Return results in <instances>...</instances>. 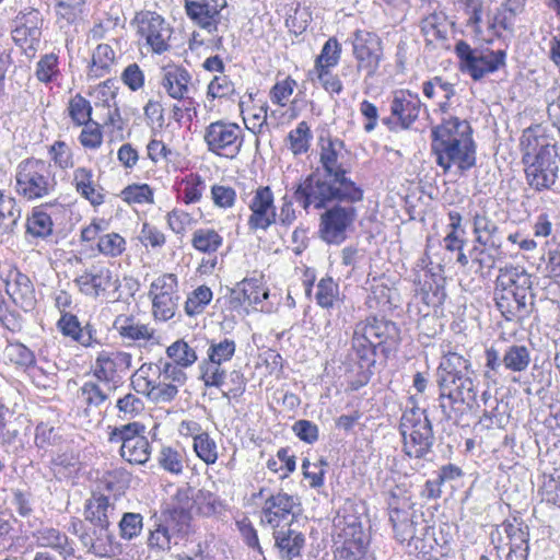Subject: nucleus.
I'll return each instance as SVG.
<instances>
[{"instance_id":"nucleus-1","label":"nucleus","mask_w":560,"mask_h":560,"mask_svg":"<svg viewBox=\"0 0 560 560\" xmlns=\"http://www.w3.org/2000/svg\"><path fill=\"white\" fill-rule=\"evenodd\" d=\"M474 375L469 360L456 352L445 354L438 368L440 408L445 420L456 425H463L464 417L477 404Z\"/></svg>"},{"instance_id":"nucleus-2","label":"nucleus","mask_w":560,"mask_h":560,"mask_svg":"<svg viewBox=\"0 0 560 560\" xmlns=\"http://www.w3.org/2000/svg\"><path fill=\"white\" fill-rule=\"evenodd\" d=\"M293 199L305 210L327 209L332 202H359L363 199V190L354 192L332 179L312 173L294 189Z\"/></svg>"},{"instance_id":"nucleus-3","label":"nucleus","mask_w":560,"mask_h":560,"mask_svg":"<svg viewBox=\"0 0 560 560\" xmlns=\"http://www.w3.org/2000/svg\"><path fill=\"white\" fill-rule=\"evenodd\" d=\"M122 492V486L108 474L98 481L84 503L85 521L93 525V534H98V540H105L109 547L113 541V534L109 532L110 518L115 514V502Z\"/></svg>"},{"instance_id":"nucleus-4","label":"nucleus","mask_w":560,"mask_h":560,"mask_svg":"<svg viewBox=\"0 0 560 560\" xmlns=\"http://www.w3.org/2000/svg\"><path fill=\"white\" fill-rule=\"evenodd\" d=\"M399 342L398 326L384 317H368L357 323L353 330L352 347L361 359H368L377 348L388 357L397 350Z\"/></svg>"},{"instance_id":"nucleus-5","label":"nucleus","mask_w":560,"mask_h":560,"mask_svg":"<svg viewBox=\"0 0 560 560\" xmlns=\"http://www.w3.org/2000/svg\"><path fill=\"white\" fill-rule=\"evenodd\" d=\"M51 165L38 159H25L16 167L15 189L27 201L47 198L57 190Z\"/></svg>"},{"instance_id":"nucleus-6","label":"nucleus","mask_w":560,"mask_h":560,"mask_svg":"<svg viewBox=\"0 0 560 560\" xmlns=\"http://www.w3.org/2000/svg\"><path fill=\"white\" fill-rule=\"evenodd\" d=\"M399 431L402 436V451L408 457L423 458L431 452L434 434L424 409L406 410L400 419Z\"/></svg>"},{"instance_id":"nucleus-7","label":"nucleus","mask_w":560,"mask_h":560,"mask_svg":"<svg viewBox=\"0 0 560 560\" xmlns=\"http://www.w3.org/2000/svg\"><path fill=\"white\" fill-rule=\"evenodd\" d=\"M455 52L459 59L460 70L475 81L485 75L498 71L505 66L506 54L504 50L471 48L465 40H458Z\"/></svg>"},{"instance_id":"nucleus-8","label":"nucleus","mask_w":560,"mask_h":560,"mask_svg":"<svg viewBox=\"0 0 560 560\" xmlns=\"http://www.w3.org/2000/svg\"><path fill=\"white\" fill-rule=\"evenodd\" d=\"M357 217V208L351 202H337L325 209L319 222L320 238L328 244H341L347 238V232L353 225Z\"/></svg>"},{"instance_id":"nucleus-9","label":"nucleus","mask_w":560,"mask_h":560,"mask_svg":"<svg viewBox=\"0 0 560 560\" xmlns=\"http://www.w3.org/2000/svg\"><path fill=\"white\" fill-rule=\"evenodd\" d=\"M203 140L211 153L234 159L243 145L242 129L235 122L217 120L206 127Z\"/></svg>"},{"instance_id":"nucleus-10","label":"nucleus","mask_w":560,"mask_h":560,"mask_svg":"<svg viewBox=\"0 0 560 560\" xmlns=\"http://www.w3.org/2000/svg\"><path fill=\"white\" fill-rule=\"evenodd\" d=\"M436 164L447 173L454 165L465 173L476 165V143L474 139L456 140L445 143H432Z\"/></svg>"},{"instance_id":"nucleus-11","label":"nucleus","mask_w":560,"mask_h":560,"mask_svg":"<svg viewBox=\"0 0 560 560\" xmlns=\"http://www.w3.org/2000/svg\"><path fill=\"white\" fill-rule=\"evenodd\" d=\"M345 144L340 139L320 138L319 162L324 170L322 176L332 179L335 183L350 188L351 191L362 190L350 178L347 177V170L343 166Z\"/></svg>"},{"instance_id":"nucleus-12","label":"nucleus","mask_w":560,"mask_h":560,"mask_svg":"<svg viewBox=\"0 0 560 560\" xmlns=\"http://www.w3.org/2000/svg\"><path fill=\"white\" fill-rule=\"evenodd\" d=\"M559 153L557 149H545L538 156L524 163L528 185L537 190L549 189L559 173Z\"/></svg>"},{"instance_id":"nucleus-13","label":"nucleus","mask_w":560,"mask_h":560,"mask_svg":"<svg viewBox=\"0 0 560 560\" xmlns=\"http://www.w3.org/2000/svg\"><path fill=\"white\" fill-rule=\"evenodd\" d=\"M253 499H265L261 509V522L270 525L275 530L281 525H290L294 518L293 508L295 499L288 493L279 491L276 494L267 493L261 488L257 493L253 494Z\"/></svg>"},{"instance_id":"nucleus-14","label":"nucleus","mask_w":560,"mask_h":560,"mask_svg":"<svg viewBox=\"0 0 560 560\" xmlns=\"http://www.w3.org/2000/svg\"><path fill=\"white\" fill-rule=\"evenodd\" d=\"M244 201L250 210V215L247 220L250 230L266 231L277 223L275 197L269 186L257 187L248 195V199Z\"/></svg>"},{"instance_id":"nucleus-15","label":"nucleus","mask_w":560,"mask_h":560,"mask_svg":"<svg viewBox=\"0 0 560 560\" xmlns=\"http://www.w3.org/2000/svg\"><path fill=\"white\" fill-rule=\"evenodd\" d=\"M131 365V355L126 352L102 351L93 365V375L101 382L117 388L120 384V373Z\"/></svg>"},{"instance_id":"nucleus-16","label":"nucleus","mask_w":560,"mask_h":560,"mask_svg":"<svg viewBox=\"0 0 560 560\" xmlns=\"http://www.w3.org/2000/svg\"><path fill=\"white\" fill-rule=\"evenodd\" d=\"M353 54L359 62V69H365L369 74H374L382 58V40L371 32L358 30L352 42Z\"/></svg>"},{"instance_id":"nucleus-17","label":"nucleus","mask_w":560,"mask_h":560,"mask_svg":"<svg viewBox=\"0 0 560 560\" xmlns=\"http://www.w3.org/2000/svg\"><path fill=\"white\" fill-rule=\"evenodd\" d=\"M188 18L207 30L209 33L217 31V18L226 7V0H183Z\"/></svg>"},{"instance_id":"nucleus-18","label":"nucleus","mask_w":560,"mask_h":560,"mask_svg":"<svg viewBox=\"0 0 560 560\" xmlns=\"http://www.w3.org/2000/svg\"><path fill=\"white\" fill-rule=\"evenodd\" d=\"M16 26L12 31L13 40L20 46L33 48L40 40L42 18L37 10L30 9L16 16Z\"/></svg>"},{"instance_id":"nucleus-19","label":"nucleus","mask_w":560,"mask_h":560,"mask_svg":"<svg viewBox=\"0 0 560 560\" xmlns=\"http://www.w3.org/2000/svg\"><path fill=\"white\" fill-rule=\"evenodd\" d=\"M191 77L189 72L182 67H171L165 70L162 85L173 98L184 102L186 112H189L194 102L189 96Z\"/></svg>"},{"instance_id":"nucleus-20","label":"nucleus","mask_w":560,"mask_h":560,"mask_svg":"<svg viewBox=\"0 0 560 560\" xmlns=\"http://www.w3.org/2000/svg\"><path fill=\"white\" fill-rule=\"evenodd\" d=\"M421 105L418 94L401 90L395 94L390 104V112L398 119L400 126L407 129L419 117Z\"/></svg>"},{"instance_id":"nucleus-21","label":"nucleus","mask_w":560,"mask_h":560,"mask_svg":"<svg viewBox=\"0 0 560 560\" xmlns=\"http://www.w3.org/2000/svg\"><path fill=\"white\" fill-rule=\"evenodd\" d=\"M145 40L152 52L161 55L171 48L170 39L173 34L171 25L155 13H148Z\"/></svg>"},{"instance_id":"nucleus-22","label":"nucleus","mask_w":560,"mask_h":560,"mask_svg":"<svg viewBox=\"0 0 560 560\" xmlns=\"http://www.w3.org/2000/svg\"><path fill=\"white\" fill-rule=\"evenodd\" d=\"M494 300L498 310L506 320L520 319L530 313L527 298L505 288H498L495 285Z\"/></svg>"},{"instance_id":"nucleus-23","label":"nucleus","mask_w":560,"mask_h":560,"mask_svg":"<svg viewBox=\"0 0 560 560\" xmlns=\"http://www.w3.org/2000/svg\"><path fill=\"white\" fill-rule=\"evenodd\" d=\"M471 138L472 128L470 124L466 119L456 116L444 117L441 124L432 129V143H445Z\"/></svg>"},{"instance_id":"nucleus-24","label":"nucleus","mask_w":560,"mask_h":560,"mask_svg":"<svg viewBox=\"0 0 560 560\" xmlns=\"http://www.w3.org/2000/svg\"><path fill=\"white\" fill-rule=\"evenodd\" d=\"M495 285L528 298L533 287L532 276L522 266L508 265L499 269Z\"/></svg>"},{"instance_id":"nucleus-25","label":"nucleus","mask_w":560,"mask_h":560,"mask_svg":"<svg viewBox=\"0 0 560 560\" xmlns=\"http://www.w3.org/2000/svg\"><path fill=\"white\" fill-rule=\"evenodd\" d=\"M345 540L335 550L336 560H360L366 552V541L359 524L352 523L343 529Z\"/></svg>"},{"instance_id":"nucleus-26","label":"nucleus","mask_w":560,"mask_h":560,"mask_svg":"<svg viewBox=\"0 0 560 560\" xmlns=\"http://www.w3.org/2000/svg\"><path fill=\"white\" fill-rule=\"evenodd\" d=\"M233 298L241 304H248L264 310L262 302L268 299L269 291L266 289L260 279H244L237 283L232 291Z\"/></svg>"},{"instance_id":"nucleus-27","label":"nucleus","mask_w":560,"mask_h":560,"mask_svg":"<svg viewBox=\"0 0 560 560\" xmlns=\"http://www.w3.org/2000/svg\"><path fill=\"white\" fill-rule=\"evenodd\" d=\"M80 291L96 298L112 285V272L107 268H93L75 279Z\"/></svg>"},{"instance_id":"nucleus-28","label":"nucleus","mask_w":560,"mask_h":560,"mask_svg":"<svg viewBox=\"0 0 560 560\" xmlns=\"http://www.w3.org/2000/svg\"><path fill=\"white\" fill-rule=\"evenodd\" d=\"M202 340L196 337L178 339L166 348V354L179 368L188 369L198 361L197 349Z\"/></svg>"},{"instance_id":"nucleus-29","label":"nucleus","mask_w":560,"mask_h":560,"mask_svg":"<svg viewBox=\"0 0 560 560\" xmlns=\"http://www.w3.org/2000/svg\"><path fill=\"white\" fill-rule=\"evenodd\" d=\"M471 220L476 244L483 247L489 246L493 249L501 248V242L495 241L499 226L486 212H476Z\"/></svg>"},{"instance_id":"nucleus-30","label":"nucleus","mask_w":560,"mask_h":560,"mask_svg":"<svg viewBox=\"0 0 560 560\" xmlns=\"http://www.w3.org/2000/svg\"><path fill=\"white\" fill-rule=\"evenodd\" d=\"M7 293L23 310H32L36 304L35 289L26 275L18 272L13 282L7 283Z\"/></svg>"},{"instance_id":"nucleus-31","label":"nucleus","mask_w":560,"mask_h":560,"mask_svg":"<svg viewBox=\"0 0 560 560\" xmlns=\"http://www.w3.org/2000/svg\"><path fill=\"white\" fill-rule=\"evenodd\" d=\"M72 184L75 191L89 200L92 205H101L104 201L103 195L97 189L94 174L91 168L81 166L73 171Z\"/></svg>"},{"instance_id":"nucleus-32","label":"nucleus","mask_w":560,"mask_h":560,"mask_svg":"<svg viewBox=\"0 0 560 560\" xmlns=\"http://www.w3.org/2000/svg\"><path fill=\"white\" fill-rule=\"evenodd\" d=\"M68 530L79 537L81 544L88 548L89 552L98 557H105L109 553L110 547L105 540H98V534L94 535L93 530L89 532L80 518L72 517Z\"/></svg>"},{"instance_id":"nucleus-33","label":"nucleus","mask_w":560,"mask_h":560,"mask_svg":"<svg viewBox=\"0 0 560 560\" xmlns=\"http://www.w3.org/2000/svg\"><path fill=\"white\" fill-rule=\"evenodd\" d=\"M58 329L63 336L70 337L72 340L78 341L84 347H89L95 340L93 330L88 325L84 328L81 327L78 317L71 313L61 314L57 322Z\"/></svg>"},{"instance_id":"nucleus-34","label":"nucleus","mask_w":560,"mask_h":560,"mask_svg":"<svg viewBox=\"0 0 560 560\" xmlns=\"http://www.w3.org/2000/svg\"><path fill=\"white\" fill-rule=\"evenodd\" d=\"M275 545L279 549L281 558L292 560L301 556V550L304 547V536L293 529L275 530L273 532Z\"/></svg>"},{"instance_id":"nucleus-35","label":"nucleus","mask_w":560,"mask_h":560,"mask_svg":"<svg viewBox=\"0 0 560 560\" xmlns=\"http://www.w3.org/2000/svg\"><path fill=\"white\" fill-rule=\"evenodd\" d=\"M520 147L523 163L538 156L545 149H557V145L549 142L547 137L537 135V129L535 128H527L523 131Z\"/></svg>"},{"instance_id":"nucleus-36","label":"nucleus","mask_w":560,"mask_h":560,"mask_svg":"<svg viewBox=\"0 0 560 560\" xmlns=\"http://www.w3.org/2000/svg\"><path fill=\"white\" fill-rule=\"evenodd\" d=\"M191 246L199 253L212 256L223 245V237L211 228H200L191 234Z\"/></svg>"},{"instance_id":"nucleus-37","label":"nucleus","mask_w":560,"mask_h":560,"mask_svg":"<svg viewBox=\"0 0 560 560\" xmlns=\"http://www.w3.org/2000/svg\"><path fill=\"white\" fill-rule=\"evenodd\" d=\"M35 538L38 546L52 548L65 557L73 552V549L69 546L67 535L56 528H42L37 530Z\"/></svg>"},{"instance_id":"nucleus-38","label":"nucleus","mask_w":560,"mask_h":560,"mask_svg":"<svg viewBox=\"0 0 560 560\" xmlns=\"http://www.w3.org/2000/svg\"><path fill=\"white\" fill-rule=\"evenodd\" d=\"M530 361V351L524 345H511L505 349L502 355L503 366L515 373L526 371Z\"/></svg>"},{"instance_id":"nucleus-39","label":"nucleus","mask_w":560,"mask_h":560,"mask_svg":"<svg viewBox=\"0 0 560 560\" xmlns=\"http://www.w3.org/2000/svg\"><path fill=\"white\" fill-rule=\"evenodd\" d=\"M116 388L96 381H88L80 388L83 401L89 407H100Z\"/></svg>"},{"instance_id":"nucleus-40","label":"nucleus","mask_w":560,"mask_h":560,"mask_svg":"<svg viewBox=\"0 0 560 560\" xmlns=\"http://www.w3.org/2000/svg\"><path fill=\"white\" fill-rule=\"evenodd\" d=\"M114 61V49L107 44L97 45L92 56L89 74L95 78L104 77L108 73Z\"/></svg>"},{"instance_id":"nucleus-41","label":"nucleus","mask_w":560,"mask_h":560,"mask_svg":"<svg viewBox=\"0 0 560 560\" xmlns=\"http://www.w3.org/2000/svg\"><path fill=\"white\" fill-rule=\"evenodd\" d=\"M199 378L203 382L206 387H221L226 378V371L223 363L212 362L210 359L205 358L199 363Z\"/></svg>"},{"instance_id":"nucleus-42","label":"nucleus","mask_w":560,"mask_h":560,"mask_svg":"<svg viewBox=\"0 0 560 560\" xmlns=\"http://www.w3.org/2000/svg\"><path fill=\"white\" fill-rule=\"evenodd\" d=\"M52 233L51 218L44 211L35 209L26 222V234L35 238H46Z\"/></svg>"},{"instance_id":"nucleus-43","label":"nucleus","mask_w":560,"mask_h":560,"mask_svg":"<svg viewBox=\"0 0 560 560\" xmlns=\"http://www.w3.org/2000/svg\"><path fill=\"white\" fill-rule=\"evenodd\" d=\"M207 357L212 362L226 363L232 360L236 351L234 340L223 338L221 340H211L208 342Z\"/></svg>"},{"instance_id":"nucleus-44","label":"nucleus","mask_w":560,"mask_h":560,"mask_svg":"<svg viewBox=\"0 0 560 560\" xmlns=\"http://www.w3.org/2000/svg\"><path fill=\"white\" fill-rule=\"evenodd\" d=\"M119 24L120 18L106 15L94 23L88 33V38L94 42L115 38Z\"/></svg>"},{"instance_id":"nucleus-45","label":"nucleus","mask_w":560,"mask_h":560,"mask_svg":"<svg viewBox=\"0 0 560 560\" xmlns=\"http://www.w3.org/2000/svg\"><path fill=\"white\" fill-rule=\"evenodd\" d=\"M194 451L207 465L214 464L218 459V447L213 439L207 432L195 435Z\"/></svg>"},{"instance_id":"nucleus-46","label":"nucleus","mask_w":560,"mask_h":560,"mask_svg":"<svg viewBox=\"0 0 560 560\" xmlns=\"http://www.w3.org/2000/svg\"><path fill=\"white\" fill-rule=\"evenodd\" d=\"M158 462L170 474L180 475L184 471L185 454L170 446H164L159 453Z\"/></svg>"},{"instance_id":"nucleus-47","label":"nucleus","mask_w":560,"mask_h":560,"mask_svg":"<svg viewBox=\"0 0 560 560\" xmlns=\"http://www.w3.org/2000/svg\"><path fill=\"white\" fill-rule=\"evenodd\" d=\"M459 5L466 15L467 26L471 27L475 32H481V24L485 13L483 0H458Z\"/></svg>"},{"instance_id":"nucleus-48","label":"nucleus","mask_w":560,"mask_h":560,"mask_svg":"<svg viewBox=\"0 0 560 560\" xmlns=\"http://www.w3.org/2000/svg\"><path fill=\"white\" fill-rule=\"evenodd\" d=\"M339 296V287L332 280V278L327 277L319 280L317 283V290L315 294V300L317 304L323 308H330L334 306V303L337 301Z\"/></svg>"},{"instance_id":"nucleus-49","label":"nucleus","mask_w":560,"mask_h":560,"mask_svg":"<svg viewBox=\"0 0 560 560\" xmlns=\"http://www.w3.org/2000/svg\"><path fill=\"white\" fill-rule=\"evenodd\" d=\"M212 300V291L206 285H200L188 295L185 303L187 315L194 316L203 312L205 307Z\"/></svg>"},{"instance_id":"nucleus-50","label":"nucleus","mask_w":560,"mask_h":560,"mask_svg":"<svg viewBox=\"0 0 560 560\" xmlns=\"http://www.w3.org/2000/svg\"><path fill=\"white\" fill-rule=\"evenodd\" d=\"M85 4L86 0H56V14L72 24L83 14Z\"/></svg>"},{"instance_id":"nucleus-51","label":"nucleus","mask_w":560,"mask_h":560,"mask_svg":"<svg viewBox=\"0 0 560 560\" xmlns=\"http://www.w3.org/2000/svg\"><path fill=\"white\" fill-rule=\"evenodd\" d=\"M341 48L336 38H329L323 46L319 56L316 58L315 69H330L340 59Z\"/></svg>"},{"instance_id":"nucleus-52","label":"nucleus","mask_w":560,"mask_h":560,"mask_svg":"<svg viewBox=\"0 0 560 560\" xmlns=\"http://www.w3.org/2000/svg\"><path fill=\"white\" fill-rule=\"evenodd\" d=\"M422 92L427 98H452L455 95L454 84L444 81L441 77H434L423 82Z\"/></svg>"},{"instance_id":"nucleus-53","label":"nucleus","mask_w":560,"mask_h":560,"mask_svg":"<svg viewBox=\"0 0 560 560\" xmlns=\"http://www.w3.org/2000/svg\"><path fill=\"white\" fill-rule=\"evenodd\" d=\"M311 132L306 121L298 124L296 128L288 135V141L291 151L296 155L307 151L310 145Z\"/></svg>"},{"instance_id":"nucleus-54","label":"nucleus","mask_w":560,"mask_h":560,"mask_svg":"<svg viewBox=\"0 0 560 560\" xmlns=\"http://www.w3.org/2000/svg\"><path fill=\"white\" fill-rule=\"evenodd\" d=\"M151 300H152V313H153V316L155 317V319L165 322V320L171 319L174 316L175 310L177 307L178 295L159 296L155 294L154 299H151Z\"/></svg>"},{"instance_id":"nucleus-55","label":"nucleus","mask_w":560,"mask_h":560,"mask_svg":"<svg viewBox=\"0 0 560 560\" xmlns=\"http://www.w3.org/2000/svg\"><path fill=\"white\" fill-rule=\"evenodd\" d=\"M143 109L145 124L150 128L152 137H155L164 126V109L156 101H149Z\"/></svg>"},{"instance_id":"nucleus-56","label":"nucleus","mask_w":560,"mask_h":560,"mask_svg":"<svg viewBox=\"0 0 560 560\" xmlns=\"http://www.w3.org/2000/svg\"><path fill=\"white\" fill-rule=\"evenodd\" d=\"M114 326L128 345L140 339V323L133 316H118Z\"/></svg>"},{"instance_id":"nucleus-57","label":"nucleus","mask_w":560,"mask_h":560,"mask_svg":"<svg viewBox=\"0 0 560 560\" xmlns=\"http://www.w3.org/2000/svg\"><path fill=\"white\" fill-rule=\"evenodd\" d=\"M145 386L147 388L145 390L142 389V394H145L148 399L153 402H168L178 393L177 387L172 384L151 385V382L148 381Z\"/></svg>"},{"instance_id":"nucleus-58","label":"nucleus","mask_w":560,"mask_h":560,"mask_svg":"<svg viewBox=\"0 0 560 560\" xmlns=\"http://www.w3.org/2000/svg\"><path fill=\"white\" fill-rule=\"evenodd\" d=\"M296 86L295 80L290 77L282 81H278L270 90V100L273 104L284 107L289 104Z\"/></svg>"},{"instance_id":"nucleus-59","label":"nucleus","mask_w":560,"mask_h":560,"mask_svg":"<svg viewBox=\"0 0 560 560\" xmlns=\"http://www.w3.org/2000/svg\"><path fill=\"white\" fill-rule=\"evenodd\" d=\"M159 295H168L174 296L177 295V279L173 273H165L160 276L151 283L149 295L151 299Z\"/></svg>"},{"instance_id":"nucleus-60","label":"nucleus","mask_w":560,"mask_h":560,"mask_svg":"<svg viewBox=\"0 0 560 560\" xmlns=\"http://www.w3.org/2000/svg\"><path fill=\"white\" fill-rule=\"evenodd\" d=\"M69 115L77 125L89 122L92 107L90 102L80 94L73 96L69 102Z\"/></svg>"},{"instance_id":"nucleus-61","label":"nucleus","mask_w":560,"mask_h":560,"mask_svg":"<svg viewBox=\"0 0 560 560\" xmlns=\"http://www.w3.org/2000/svg\"><path fill=\"white\" fill-rule=\"evenodd\" d=\"M11 362L21 366H30L35 363L34 352L21 342H12L5 348Z\"/></svg>"},{"instance_id":"nucleus-62","label":"nucleus","mask_w":560,"mask_h":560,"mask_svg":"<svg viewBox=\"0 0 560 560\" xmlns=\"http://www.w3.org/2000/svg\"><path fill=\"white\" fill-rule=\"evenodd\" d=\"M98 250L107 256H118L125 248V240L117 233L105 234L97 243Z\"/></svg>"},{"instance_id":"nucleus-63","label":"nucleus","mask_w":560,"mask_h":560,"mask_svg":"<svg viewBox=\"0 0 560 560\" xmlns=\"http://www.w3.org/2000/svg\"><path fill=\"white\" fill-rule=\"evenodd\" d=\"M119 535L122 539L130 540L140 532V514L125 513L118 524Z\"/></svg>"},{"instance_id":"nucleus-64","label":"nucleus","mask_w":560,"mask_h":560,"mask_svg":"<svg viewBox=\"0 0 560 560\" xmlns=\"http://www.w3.org/2000/svg\"><path fill=\"white\" fill-rule=\"evenodd\" d=\"M234 92V85L231 80L224 75H215L208 85V96L212 98H222Z\"/></svg>"}]
</instances>
